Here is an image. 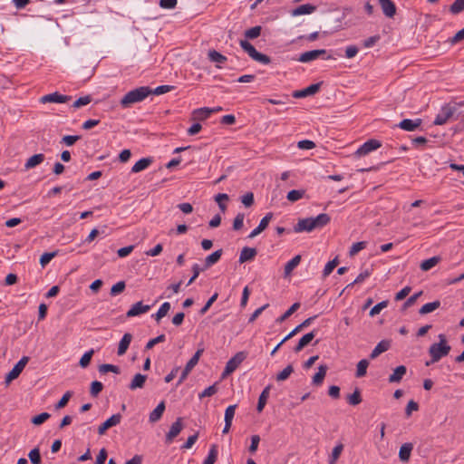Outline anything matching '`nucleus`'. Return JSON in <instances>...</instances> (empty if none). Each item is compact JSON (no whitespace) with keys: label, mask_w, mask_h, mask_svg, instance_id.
Returning a JSON list of instances; mask_svg holds the SVG:
<instances>
[{"label":"nucleus","mask_w":464,"mask_h":464,"mask_svg":"<svg viewBox=\"0 0 464 464\" xmlns=\"http://www.w3.org/2000/svg\"><path fill=\"white\" fill-rule=\"evenodd\" d=\"M331 221V218L326 213H321L315 218H307L299 219L296 225L294 227L295 233L301 232H312L314 229L322 228L328 225Z\"/></svg>","instance_id":"1"},{"label":"nucleus","mask_w":464,"mask_h":464,"mask_svg":"<svg viewBox=\"0 0 464 464\" xmlns=\"http://www.w3.org/2000/svg\"><path fill=\"white\" fill-rule=\"evenodd\" d=\"M439 343H432L429 348V353L431 357L430 362H426V366H430L431 363L439 362L442 357L447 356L451 347L448 344L445 334H439Z\"/></svg>","instance_id":"2"},{"label":"nucleus","mask_w":464,"mask_h":464,"mask_svg":"<svg viewBox=\"0 0 464 464\" xmlns=\"http://www.w3.org/2000/svg\"><path fill=\"white\" fill-rule=\"evenodd\" d=\"M151 94V88L149 86H140L128 92L121 100L120 104L122 108H129L132 104L142 102Z\"/></svg>","instance_id":"3"},{"label":"nucleus","mask_w":464,"mask_h":464,"mask_svg":"<svg viewBox=\"0 0 464 464\" xmlns=\"http://www.w3.org/2000/svg\"><path fill=\"white\" fill-rule=\"evenodd\" d=\"M239 44L241 48L247 53V54L255 61L261 63L263 64H269L271 63V58L264 53H261L256 50V48L251 44L246 39L240 40Z\"/></svg>","instance_id":"4"},{"label":"nucleus","mask_w":464,"mask_h":464,"mask_svg":"<svg viewBox=\"0 0 464 464\" xmlns=\"http://www.w3.org/2000/svg\"><path fill=\"white\" fill-rule=\"evenodd\" d=\"M246 358V354L244 352L237 353L231 359H229L225 366V369L222 372V378H226L229 374H231L242 363V362Z\"/></svg>","instance_id":"5"},{"label":"nucleus","mask_w":464,"mask_h":464,"mask_svg":"<svg viewBox=\"0 0 464 464\" xmlns=\"http://www.w3.org/2000/svg\"><path fill=\"white\" fill-rule=\"evenodd\" d=\"M29 362V357L23 356L16 364L13 367V369L7 373L5 376V385H9L10 382L21 374L24 367L26 366L27 362Z\"/></svg>","instance_id":"6"},{"label":"nucleus","mask_w":464,"mask_h":464,"mask_svg":"<svg viewBox=\"0 0 464 464\" xmlns=\"http://www.w3.org/2000/svg\"><path fill=\"white\" fill-rule=\"evenodd\" d=\"M121 419H122V416L121 413L113 414L112 416H111L109 419H107L103 423H102L98 427V434L99 435L105 434L107 430L120 424Z\"/></svg>","instance_id":"7"},{"label":"nucleus","mask_w":464,"mask_h":464,"mask_svg":"<svg viewBox=\"0 0 464 464\" xmlns=\"http://www.w3.org/2000/svg\"><path fill=\"white\" fill-rule=\"evenodd\" d=\"M72 99L71 96L61 94L57 92L44 95L41 97L40 102L42 103L55 102L64 103Z\"/></svg>","instance_id":"8"},{"label":"nucleus","mask_w":464,"mask_h":464,"mask_svg":"<svg viewBox=\"0 0 464 464\" xmlns=\"http://www.w3.org/2000/svg\"><path fill=\"white\" fill-rule=\"evenodd\" d=\"M183 429L182 418L179 417L175 422L172 423L169 432L166 434L165 442L169 444L180 433Z\"/></svg>","instance_id":"9"},{"label":"nucleus","mask_w":464,"mask_h":464,"mask_svg":"<svg viewBox=\"0 0 464 464\" xmlns=\"http://www.w3.org/2000/svg\"><path fill=\"white\" fill-rule=\"evenodd\" d=\"M381 146L382 144L379 140L374 139L368 140L362 146H360L355 154L358 156H364L371 151L379 149Z\"/></svg>","instance_id":"10"},{"label":"nucleus","mask_w":464,"mask_h":464,"mask_svg":"<svg viewBox=\"0 0 464 464\" xmlns=\"http://www.w3.org/2000/svg\"><path fill=\"white\" fill-rule=\"evenodd\" d=\"M321 85H322V82H317V83L311 84L303 90L295 91L293 92V97L299 99V98H304L307 96L314 95L319 92Z\"/></svg>","instance_id":"11"},{"label":"nucleus","mask_w":464,"mask_h":464,"mask_svg":"<svg viewBox=\"0 0 464 464\" xmlns=\"http://www.w3.org/2000/svg\"><path fill=\"white\" fill-rule=\"evenodd\" d=\"M152 305L144 304L141 301L135 303L131 308L126 313L128 317L139 316L150 310Z\"/></svg>","instance_id":"12"},{"label":"nucleus","mask_w":464,"mask_h":464,"mask_svg":"<svg viewBox=\"0 0 464 464\" xmlns=\"http://www.w3.org/2000/svg\"><path fill=\"white\" fill-rule=\"evenodd\" d=\"M383 14L388 18H393L396 14V5L392 0H378Z\"/></svg>","instance_id":"13"},{"label":"nucleus","mask_w":464,"mask_h":464,"mask_svg":"<svg viewBox=\"0 0 464 464\" xmlns=\"http://www.w3.org/2000/svg\"><path fill=\"white\" fill-rule=\"evenodd\" d=\"M325 53H326L325 49H317V50L304 52V53H301V55L298 58V61L301 63H309Z\"/></svg>","instance_id":"14"},{"label":"nucleus","mask_w":464,"mask_h":464,"mask_svg":"<svg viewBox=\"0 0 464 464\" xmlns=\"http://www.w3.org/2000/svg\"><path fill=\"white\" fill-rule=\"evenodd\" d=\"M421 123V119H404L396 126L407 131H414L415 130L420 127Z\"/></svg>","instance_id":"15"},{"label":"nucleus","mask_w":464,"mask_h":464,"mask_svg":"<svg viewBox=\"0 0 464 464\" xmlns=\"http://www.w3.org/2000/svg\"><path fill=\"white\" fill-rule=\"evenodd\" d=\"M273 218V213H267L260 221L259 225L252 230V232L248 235L249 238H253L258 236L261 232H263L268 226L269 222Z\"/></svg>","instance_id":"16"},{"label":"nucleus","mask_w":464,"mask_h":464,"mask_svg":"<svg viewBox=\"0 0 464 464\" xmlns=\"http://www.w3.org/2000/svg\"><path fill=\"white\" fill-rule=\"evenodd\" d=\"M453 115V111L450 107H442L441 111H440V113L436 116L433 123L435 125H443L445 124L448 120L452 117Z\"/></svg>","instance_id":"17"},{"label":"nucleus","mask_w":464,"mask_h":464,"mask_svg":"<svg viewBox=\"0 0 464 464\" xmlns=\"http://www.w3.org/2000/svg\"><path fill=\"white\" fill-rule=\"evenodd\" d=\"M256 254H257V251H256V248L245 246V247L242 248V250L240 252L238 262L240 264H243V263H246L247 261H250V260L255 258Z\"/></svg>","instance_id":"18"},{"label":"nucleus","mask_w":464,"mask_h":464,"mask_svg":"<svg viewBox=\"0 0 464 464\" xmlns=\"http://www.w3.org/2000/svg\"><path fill=\"white\" fill-rule=\"evenodd\" d=\"M165 408H166L165 401H160L157 405V407L150 413V416H149L150 422L155 423V422L159 421L163 415Z\"/></svg>","instance_id":"19"},{"label":"nucleus","mask_w":464,"mask_h":464,"mask_svg":"<svg viewBox=\"0 0 464 464\" xmlns=\"http://www.w3.org/2000/svg\"><path fill=\"white\" fill-rule=\"evenodd\" d=\"M391 347V343L390 341H387V340H382L376 346L375 348L372 351L371 354H370V359H375L377 358L381 353L388 351Z\"/></svg>","instance_id":"20"},{"label":"nucleus","mask_w":464,"mask_h":464,"mask_svg":"<svg viewBox=\"0 0 464 464\" xmlns=\"http://www.w3.org/2000/svg\"><path fill=\"white\" fill-rule=\"evenodd\" d=\"M407 372V368L404 365L396 367L393 372L389 376V382H400Z\"/></svg>","instance_id":"21"},{"label":"nucleus","mask_w":464,"mask_h":464,"mask_svg":"<svg viewBox=\"0 0 464 464\" xmlns=\"http://www.w3.org/2000/svg\"><path fill=\"white\" fill-rule=\"evenodd\" d=\"M215 110H211L208 107H203L199 109H196L192 111L193 120L204 121L208 119Z\"/></svg>","instance_id":"22"},{"label":"nucleus","mask_w":464,"mask_h":464,"mask_svg":"<svg viewBox=\"0 0 464 464\" xmlns=\"http://www.w3.org/2000/svg\"><path fill=\"white\" fill-rule=\"evenodd\" d=\"M222 254H223V250L220 248V249L216 250L209 256H208L205 259V264H204L203 269L206 270V269L209 268L210 266H212L213 265H215L216 263H218L219 261Z\"/></svg>","instance_id":"23"},{"label":"nucleus","mask_w":464,"mask_h":464,"mask_svg":"<svg viewBox=\"0 0 464 464\" xmlns=\"http://www.w3.org/2000/svg\"><path fill=\"white\" fill-rule=\"evenodd\" d=\"M316 10V6L311 4L301 5L292 11L293 16H298L302 14H309Z\"/></svg>","instance_id":"24"},{"label":"nucleus","mask_w":464,"mask_h":464,"mask_svg":"<svg viewBox=\"0 0 464 464\" xmlns=\"http://www.w3.org/2000/svg\"><path fill=\"white\" fill-rule=\"evenodd\" d=\"M45 157L43 153L34 154L32 157H30L25 164H24V169L28 170L30 169H33L39 164H41L44 160Z\"/></svg>","instance_id":"25"},{"label":"nucleus","mask_w":464,"mask_h":464,"mask_svg":"<svg viewBox=\"0 0 464 464\" xmlns=\"http://www.w3.org/2000/svg\"><path fill=\"white\" fill-rule=\"evenodd\" d=\"M147 376L141 373H137L133 377L132 381L129 384V389L134 391L136 389H141L144 387Z\"/></svg>","instance_id":"26"},{"label":"nucleus","mask_w":464,"mask_h":464,"mask_svg":"<svg viewBox=\"0 0 464 464\" xmlns=\"http://www.w3.org/2000/svg\"><path fill=\"white\" fill-rule=\"evenodd\" d=\"M328 367L326 364H321L318 367V372L313 377V384L315 386H319L323 383L324 377L326 375Z\"/></svg>","instance_id":"27"},{"label":"nucleus","mask_w":464,"mask_h":464,"mask_svg":"<svg viewBox=\"0 0 464 464\" xmlns=\"http://www.w3.org/2000/svg\"><path fill=\"white\" fill-rule=\"evenodd\" d=\"M132 340V335L129 333L124 334L118 346V355H122L128 350L130 343Z\"/></svg>","instance_id":"28"},{"label":"nucleus","mask_w":464,"mask_h":464,"mask_svg":"<svg viewBox=\"0 0 464 464\" xmlns=\"http://www.w3.org/2000/svg\"><path fill=\"white\" fill-rule=\"evenodd\" d=\"M153 160L152 158H142L139 160L131 168V172L138 173L146 169L151 163Z\"/></svg>","instance_id":"29"},{"label":"nucleus","mask_w":464,"mask_h":464,"mask_svg":"<svg viewBox=\"0 0 464 464\" xmlns=\"http://www.w3.org/2000/svg\"><path fill=\"white\" fill-rule=\"evenodd\" d=\"M270 389H271V385H267L262 391L261 394L259 395L258 402H257V406H256V411L258 412H261L264 410V408L267 402V399L269 397Z\"/></svg>","instance_id":"30"},{"label":"nucleus","mask_w":464,"mask_h":464,"mask_svg":"<svg viewBox=\"0 0 464 464\" xmlns=\"http://www.w3.org/2000/svg\"><path fill=\"white\" fill-rule=\"evenodd\" d=\"M412 449L413 446L411 443L402 444L399 450L400 459L403 462L409 461Z\"/></svg>","instance_id":"31"},{"label":"nucleus","mask_w":464,"mask_h":464,"mask_svg":"<svg viewBox=\"0 0 464 464\" xmlns=\"http://www.w3.org/2000/svg\"><path fill=\"white\" fill-rule=\"evenodd\" d=\"M314 332L308 333L304 334L298 342L297 345L294 348L295 353H299L302 351L306 345H308L311 341L314 339Z\"/></svg>","instance_id":"32"},{"label":"nucleus","mask_w":464,"mask_h":464,"mask_svg":"<svg viewBox=\"0 0 464 464\" xmlns=\"http://www.w3.org/2000/svg\"><path fill=\"white\" fill-rule=\"evenodd\" d=\"M441 258L439 256H432L429 259L422 261L420 265V267L422 271H429L433 266L438 265L440 262Z\"/></svg>","instance_id":"33"},{"label":"nucleus","mask_w":464,"mask_h":464,"mask_svg":"<svg viewBox=\"0 0 464 464\" xmlns=\"http://www.w3.org/2000/svg\"><path fill=\"white\" fill-rule=\"evenodd\" d=\"M343 444L340 442L333 449L332 453L329 456L328 464H336L343 450Z\"/></svg>","instance_id":"34"},{"label":"nucleus","mask_w":464,"mask_h":464,"mask_svg":"<svg viewBox=\"0 0 464 464\" xmlns=\"http://www.w3.org/2000/svg\"><path fill=\"white\" fill-rule=\"evenodd\" d=\"M440 306V302L439 300H436V301L431 302V303L425 304L419 310V314H420V315L423 316V315H425L427 314H430V313L435 311Z\"/></svg>","instance_id":"35"},{"label":"nucleus","mask_w":464,"mask_h":464,"mask_svg":"<svg viewBox=\"0 0 464 464\" xmlns=\"http://www.w3.org/2000/svg\"><path fill=\"white\" fill-rule=\"evenodd\" d=\"M301 256L297 255L288 261L285 266V276H288L292 271L300 264Z\"/></svg>","instance_id":"36"},{"label":"nucleus","mask_w":464,"mask_h":464,"mask_svg":"<svg viewBox=\"0 0 464 464\" xmlns=\"http://www.w3.org/2000/svg\"><path fill=\"white\" fill-rule=\"evenodd\" d=\"M218 445L212 444L210 446L208 457L204 459L203 464H215L218 459Z\"/></svg>","instance_id":"37"},{"label":"nucleus","mask_w":464,"mask_h":464,"mask_svg":"<svg viewBox=\"0 0 464 464\" xmlns=\"http://www.w3.org/2000/svg\"><path fill=\"white\" fill-rule=\"evenodd\" d=\"M346 399L347 402L353 406H356L362 401L361 392L358 388L352 394H349Z\"/></svg>","instance_id":"38"},{"label":"nucleus","mask_w":464,"mask_h":464,"mask_svg":"<svg viewBox=\"0 0 464 464\" xmlns=\"http://www.w3.org/2000/svg\"><path fill=\"white\" fill-rule=\"evenodd\" d=\"M208 59L213 63H224L227 58L216 50H210L208 53Z\"/></svg>","instance_id":"39"},{"label":"nucleus","mask_w":464,"mask_h":464,"mask_svg":"<svg viewBox=\"0 0 464 464\" xmlns=\"http://www.w3.org/2000/svg\"><path fill=\"white\" fill-rule=\"evenodd\" d=\"M368 366H369L368 360L362 359V360L359 361V362L357 363L355 376L357 378H362V377L365 376L366 372H367Z\"/></svg>","instance_id":"40"},{"label":"nucleus","mask_w":464,"mask_h":464,"mask_svg":"<svg viewBox=\"0 0 464 464\" xmlns=\"http://www.w3.org/2000/svg\"><path fill=\"white\" fill-rule=\"evenodd\" d=\"M170 304L169 302L163 303L158 312L151 315V319H162L168 314Z\"/></svg>","instance_id":"41"},{"label":"nucleus","mask_w":464,"mask_h":464,"mask_svg":"<svg viewBox=\"0 0 464 464\" xmlns=\"http://www.w3.org/2000/svg\"><path fill=\"white\" fill-rule=\"evenodd\" d=\"M304 194H305L304 189H293L287 193L286 198L290 202H295V201L301 199L302 198H304Z\"/></svg>","instance_id":"42"},{"label":"nucleus","mask_w":464,"mask_h":464,"mask_svg":"<svg viewBox=\"0 0 464 464\" xmlns=\"http://www.w3.org/2000/svg\"><path fill=\"white\" fill-rule=\"evenodd\" d=\"M372 267L364 269L357 276V277L350 285H348V286L362 283L366 278H368L372 275Z\"/></svg>","instance_id":"43"},{"label":"nucleus","mask_w":464,"mask_h":464,"mask_svg":"<svg viewBox=\"0 0 464 464\" xmlns=\"http://www.w3.org/2000/svg\"><path fill=\"white\" fill-rule=\"evenodd\" d=\"M293 372L294 368L291 364H289L283 371L277 373L276 379L277 382H284L289 378Z\"/></svg>","instance_id":"44"},{"label":"nucleus","mask_w":464,"mask_h":464,"mask_svg":"<svg viewBox=\"0 0 464 464\" xmlns=\"http://www.w3.org/2000/svg\"><path fill=\"white\" fill-rule=\"evenodd\" d=\"M262 31V27L260 25H256L251 27L245 31V36L246 39H256L260 36Z\"/></svg>","instance_id":"45"},{"label":"nucleus","mask_w":464,"mask_h":464,"mask_svg":"<svg viewBox=\"0 0 464 464\" xmlns=\"http://www.w3.org/2000/svg\"><path fill=\"white\" fill-rule=\"evenodd\" d=\"M57 254L58 251L44 253L40 257V265L43 267H45L50 263V261L57 256Z\"/></svg>","instance_id":"46"},{"label":"nucleus","mask_w":464,"mask_h":464,"mask_svg":"<svg viewBox=\"0 0 464 464\" xmlns=\"http://www.w3.org/2000/svg\"><path fill=\"white\" fill-rule=\"evenodd\" d=\"M203 352H204L203 348L198 349L195 353V354L188 360V362H187V364L185 366H187L188 368L192 370L198 364V360H199L201 354L203 353Z\"/></svg>","instance_id":"47"},{"label":"nucleus","mask_w":464,"mask_h":464,"mask_svg":"<svg viewBox=\"0 0 464 464\" xmlns=\"http://www.w3.org/2000/svg\"><path fill=\"white\" fill-rule=\"evenodd\" d=\"M72 394L73 392L72 391L66 392L59 400V401L55 404V409L59 410L64 408L67 405L69 400L72 398Z\"/></svg>","instance_id":"48"},{"label":"nucleus","mask_w":464,"mask_h":464,"mask_svg":"<svg viewBox=\"0 0 464 464\" xmlns=\"http://www.w3.org/2000/svg\"><path fill=\"white\" fill-rule=\"evenodd\" d=\"M28 457H29L32 464H41V462H42L39 448L33 449L29 452Z\"/></svg>","instance_id":"49"},{"label":"nucleus","mask_w":464,"mask_h":464,"mask_svg":"<svg viewBox=\"0 0 464 464\" xmlns=\"http://www.w3.org/2000/svg\"><path fill=\"white\" fill-rule=\"evenodd\" d=\"M99 372L101 373H106V372H111L116 374H119L121 372L120 368L118 366L113 365V364H109V363L100 365Z\"/></svg>","instance_id":"50"},{"label":"nucleus","mask_w":464,"mask_h":464,"mask_svg":"<svg viewBox=\"0 0 464 464\" xmlns=\"http://www.w3.org/2000/svg\"><path fill=\"white\" fill-rule=\"evenodd\" d=\"M94 353V351L92 349L88 352H86L82 356V358L80 359V362H79V365L82 367V368H86L88 367V365L90 364L91 362V360H92V357Z\"/></svg>","instance_id":"51"},{"label":"nucleus","mask_w":464,"mask_h":464,"mask_svg":"<svg viewBox=\"0 0 464 464\" xmlns=\"http://www.w3.org/2000/svg\"><path fill=\"white\" fill-rule=\"evenodd\" d=\"M464 10V0H455L450 7V11L453 14H459Z\"/></svg>","instance_id":"52"},{"label":"nucleus","mask_w":464,"mask_h":464,"mask_svg":"<svg viewBox=\"0 0 464 464\" xmlns=\"http://www.w3.org/2000/svg\"><path fill=\"white\" fill-rule=\"evenodd\" d=\"M102 389H103V385L101 382L93 381L91 383L90 393L92 397H97L99 395V393L102 391Z\"/></svg>","instance_id":"53"},{"label":"nucleus","mask_w":464,"mask_h":464,"mask_svg":"<svg viewBox=\"0 0 464 464\" xmlns=\"http://www.w3.org/2000/svg\"><path fill=\"white\" fill-rule=\"evenodd\" d=\"M50 417L51 415L48 412H43L33 417L31 421L34 425H41L44 421H46Z\"/></svg>","instance_id":"54"},{"label":"nucleus","mask_w":464,"mask_h":464,"mask_svg":"<svg viewBox=\"0 0 464 464\" xmlns=\"http://www.w3.org/2000/svg\"><path fill=\"white\" fill-rule=\"evenodd\" d=\"M366 247V242L365 241H360L357 243L353 244V246L350 248L349 255L351 256H355L358 252L364 249Z\"/></svg>","instance_id":"55"},{"label":"nucleus","mask_w":464,"mask_h":464,"mask_svg":"<svg viewBox=\"0 0 464 464\" xmlns=\"http://www.w3.org/2000/svg\"><path fill=\"white\" fill-rule=\"evenodd\" d=\"M299 307V303L293 304L285 313L280 314L277 319H288Z\"/></svg>","instance_id":"56"},{"label":"nucleus","mask_w":464,"mask_h":464,"mask_svg":"<svg viewBox=\"0 0 464 464\" xmlns=\"http://www.w3.org/2000/svg\"><path fill=\"white\" fill-rule=\"evenodd\" d=\"M388 305V301H382L374 305L369 312V315L373 317L380 314V312Z\"/></svg>","instance_id":"57"},{"label":"nucleus","mask_w":464,"mask_h":464,"mask_svg":"<svg viewBox=\"0 0 464 464\" xmlns=\"http://www.w3.org/2000/svg\"><path fill=\"white\" fill-rule=\"evenodd\" d=\"M218 392L217 383L208 386L201 393H199V398L202 399L204 397H210L215 395Z\"/></svg>","instance_id":"58"},{"label":"nucleus","mask_w":464,"mask_h":464,"mask_svg":"<svg viewBox=\"0 0 464 464\" xmlns=\"http://www.w3.org/2000/svg\"><path fill=\"white\" fill-rule=\"evenodd\" d=\"M244 218H245L244 213H238L235 217L234 221H233V229L234 230H240L243 227Z\"/></svg>","instance_id":"59"},{"label":"nucleus","mask_w":464,"mask_h":464,"mask_svg":"<svg viewBox=\"0 0 464 464\" xmlns=\"http://www.w3.org/2000/svg\"><path fill=\"white\" fill-rule=\"evenodd\" d=\"M91 102H92L91 95L82 96V97H80L79 99H77L73 102L72 107L75 109H78L82 106H85V105L89 104Z\"/></svg>","instance_id":"60"},{"label":"nucleus","mask_w":464,"mask_h":464,"mask_svg":"<svg viewBox=\"0 0 464 464\" xmlns=\"http://www.w3.org/2000/svg\"><path fill=\"white\" fill-rule=\"evenodd\" d=\"M241 202L246 208H250L254 202V194L252 192H246L241 197Z\"/></svg>","instance_id":"61"},{"label":"nucleus","mask_w":464,"mask_h":464,"mask_svg":"<svg viewBox=\"0 0 464 464\" xmlns=\"http://www.w3.org/2000/svg\"><path fill=\"white\" fill-rule=\"evenodd\" d=\"M165 340H166L165 334H160L159 336H157L153 339H150L147 343L145 349L150 350V349L153 348L156 344H158L160 343H163Z\"/></svg>","instance_id":"62"},{"label":"nucleus","mask_w":464,"mask_h":464,"mask_svg":"<svg viewBox=\"0 0 464 464\" xmlns=\"http://www.w3.org/2000/svg\"><path fill=\"white\" fill-rule=\"evenodd\" d=\"M80 139L81 136L79 135H66L62 139L61 142L64 143L66 146H72Z\"/></svg>","instance_id":"63"},{"label":"nucleus","mask_w":464,"mask_h":464,"mask_svg":"<svg viewBox=\"0 0 464 464\" xmlns=\"http://www.w3.org/2000/svg\"><path fill=\"white\" fill-rule=\"evenodd\" d=\"M463 40H464V27L461 30H459V32H457L453 37L450 38L449 43L451 45H454Z\"/></svg>","instance_id":"64"}]
</instances>
